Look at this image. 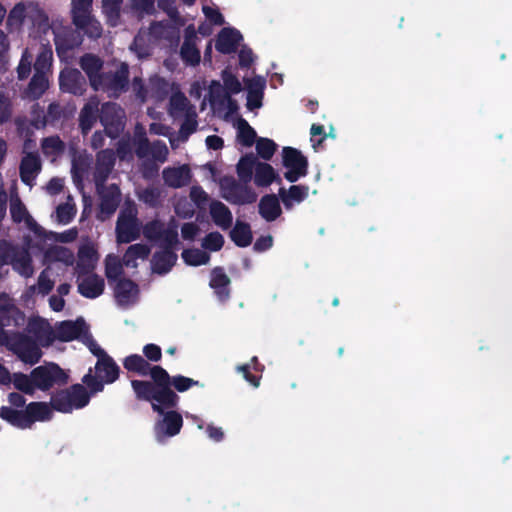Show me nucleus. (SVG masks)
<instances>
[{"instance_id":"1","label":"nucleus","mask_w":512,"mask_h":512,"mask_svg":"<svg viewBox=\"0 0 512 512\" xmlns=\"http://www.w3.org/2000/svg\"><path fill=\"white\" fill-rule=\"evenodd\" d=\"M155 383L146 380H131V387L138 401H145L151 404L152 410L157 414H163L164 409L177 408L180 397L177 392L183 393L199 386V382L183 376H170L162 367L156 371Z\"/></svg>"},{"instance_id":"2","label":"nucleus","mask_w":512,"mask_h":512,"mask_svg":"<svg viewBox=\"0 0 512 512\" xmlns=\"http://www.w3.org/2000/svg\"><path fill=\"white\" fill-rule=\"evenodd\" d=\"M80 66L89 77L95 91H116L126 84L128 66L125 63H113V67L106 66L102 71V61L94 55L87 54L81 58Z\"/></svg>"},{"instance_id":"3","label":"nucleus","mask_w":512,"mask_h":512,"mask_svg":"<svg viewBox=\"0 0 512 512\" xmlns=\"http://www.w3.org/2000/svg\"><path fill=\"white\" fill-rule=\"evenodd\" d=\"M2 419L19 429H28L35 422L49 421L53 417L50 403L42 401L30 402L22 410L5 407L1 413Z\"/></svg>"},{"instance_id":"4","label":"nucleus","mask_w":512,"mask_h":512,"mask_svg":"<svg viewBox=\"0 0 512 512\" xmlns=\"http://www.w3.org/2000/svg\"><path fill=\"white\" fill-rule=\"evenodd\" d=\"M89 402V391L84 385L77 383L52 393L49 403L52 411L68 414L86 407Z\"/></svg>"},{"instance_id":"5","label":"nucleus","mask_w":512,"mask_h":512,"mask_svg":"<svg viewBox=\"0 0 512 512\" xmlns=\"http://www.w3.org/2000/svg\"><path fill=\"white\" fill-rule=\"evenodd\" d=\"M25 313L15 304L7 293H0V346L8 341L5 327L19 328L25 324Z\"/></svg>"},{"instance_id":"6","label":"nucleus","mask_w":512,"mask_h":512,"mask_svg":"<svg viewBox=\"0 0 512 512\" xmlns=\"http://www.w3.org/2000/svg\"><path fill=\"white\" fill-rule=\"evenodd\" d=\"M32 377L36 389L46 392L55 386L68 384L69 375L54 362L45 363L32 370Z\"/></svg>"},{"instance_id":"7","label":"nucleus","mask_w":512,"mask_h":512,"mask_svg":"<svg viewBox=\"0 0 512 512\" xmlns=\"http://www.w3.org/2000/svg\"><path fill=\"white\" fill-rule=\"evenodd\" d=\"M220 188L222 197L233 205L252 204L257 200V193L248 183L237 181L233 177H223Z\"/></svg>"},{"instance_id":"8","label":"nucleus","mask_w":512,"mask_h":512,"mask_svg":"<svg viewBox=\"0 0 512 512\" xmlns=\"http://www.w3.org/2000/svg\"><path fill=\"white\" fill-rule=\"evenodd\" d=\"M282 165L287 169L284 177L291 183L297 182L308 174L309 163L307 157L294 147H283Z\"/></svg>"},{"instance_id":"9","label":"nucleus","mask_w":512,"mask_h":512,"mask_svg":"<svg viewBox=\"0 0 512 512\" xmlns=\"http://www.w3.org/2000/svg\"><path fill=\"white\" fill-rule=\"evenodd\" d=\"M116 239L118 243H130L140 236L137 210L131 205L123 208L116 222Z\"/></svg>"},{"instance_id":"10","label":"nucleus","mask_w":512,"mask_h":512,"mask_svg":"<svg viewBox=\"0 0 512 512\" xmlns=\"http://www.w3.org/2000/svg\"><path fill=\"white\" fill-rule=\"evenodd\" d=\"M11 350L26 364L39 362L42 352L36 340L24 333H15L12 337Z\"/></svg>"},{"instance_id":"11","label":"nucleus","mask_w":512,"mask_h":512,"mask_svg":"<svg viewBox=\"0 0 512 512\" xmlns=\"http://www.w3.org/2000/svg\"><path fill=\"white\" fill-rule=\"evenodd\" d=\"M99 118L110 138H117L124 129V110L114 103H104Z\"/></svg>"},{"instance_id":"12","label":"nucleus","mask_w":512,"mask_h":512,"mask_svg":"<svg viewBox=\"0 0 512 512\" xmlns=\"http://www.w3.org/2000/svg\"><path fill=\"white\" fill-rule=\"evenodd\" d=\"M99 194V212L97 218L105 221L110 218L118 209L121 202V191L118 185L110 184L100 187L97 185Z\"/></svg>"},{"instance_id":"13","label":"nucleus","mask_w":512,"mask_h":512,"mask_svg":"<svg viewBox=\"0 0 512 512\" xmlns=\"http://www.w3.org/2000/svg\"><path fill=\"white\" fill-rule=\"evenodd\" d=\"M29 18L34 24L41 26L46 24L47 17L44 12L33 4H17L10 12L7 24L11 29H18L24 20Z\"/></svg>"},{"instance_id":"14","label":"nucleus","mask_w":512,"mask_h":512,"mask_svg":"<svg viewBox=\"0 0 512 512\" xmlns=\"http://www.w3.org/2000/svg\"><path fill=\"white\" fill-rule=\"evenodd\" d=\"M123 367L131 373L138 374L140 376H150L151 380H147L149 383H155L156 371L160 370L162 366L151 365L143 356L139 354H131L124 358Z\"/></svg>"},{"instance_id":"15","label":"nucleus","mask_w":512,"mask_h":512,"mask_svg":"<svg viewBox=\"0 0 512 512\" xmlns=\"http://www.w3.org/2000/svg\"><path fill=\"white\" fill-rule=\"evenodd\" d=\"M167 410H164L163 414H161L163 418L156 423L155 431L157 435L162 434L167 437H173L180 433L183 426V418L179 412L173 409Z\"/></svg>"},{"instance_id":"16","label":"nucleus","mask_w":512,"mask_h":512,"mask_svg":"<svg viewBox=\"0 0 512 512\" xmlns=\"http://www.w3.org/2000/svg\"><path fill=\"white\" fill-rule=\"evenodd\" d=\"M42 167L41 159L37 153H27L22 157L19 166V175L21 181L30 187L34 185L35 178L40 173Z\"/></svg>"},{"instance_id":"17","label":"nucleus","mask_w":512,"mask_h":512,"mask_svg":"<svg viewBox=\"0 0 512 512\" xmlns=\"http://www.w3.org/2000/svg\"><path fill=\"white\" fill-rule=\"evenodd\" d=\"M86 331L87 327L83 318H78L75 321H61L56 326V330H54L55 340L69 342L78 339Z\"/></svg>"},{"instance_id":"18","label":"nucleus","mask_w":512,"mask_h":512,"mask_svg":"<svg viewBox=\"0 0 512 512\" xmlns=\"http://www.w3.org/2000/svg\"><path fill=\"white\" fill-rule=\"evenodd\" d=\"M198 37L193 25H189L184 32V42L180 54L184 62L189 65H197L200 62V52L197 48Z\"/></svg>"},{"instance_id":"19","label":"nucleus","mask_w":512,"mask_h":512,"mask_svg":"<svg viewBox=\"0 0 512 512\" xmlns=\"http://www.w3.org/2000/svg\"><path fill=\"white\" fill-rule=\"evenodd\" d=\"M223 86L218 81H211L206 96H220L221 93L238 94L241 92V83L228 69L222 72Z\"/></svg>"},{"instance_id":"20","label":"nucleus","mask_w":512,"mask_h":512,"mask_svg":"<svg viewBox=\"0 0 512 512\" xmlns=\"http://www.w3.org/2000/svg\"><path fill=\"white\" fill-rule=\"evenodd\" d=\"M27 329L43 346H49L55 341V332L49 322L43 318L30 319Z\"/></svg>"},{"instance_id":"21","label":"nucleus","mask_w":512,"mask_h":512,"mask_svg":"<svg viewBox=\"0 0 512 512\" xmlns=\"http://www.w3.org/2000/svg\"><path fill=\"white\" fill-rule=\"evenodd\" d=\"M165 184L172 188H181L190 183L191 170L188 165L167 167L162 172Z\"/></svg>"},{"instance_id":"22","label":"nucleus","mask_w":512,"mask_h":512,"mask_svg":"<svg viewBox=\"0 0 512 512\" xmlns=\"http://www.w3.org/2000/svg\"><path fill=\"white\" fill-rule=\"evenodd\" d=\"M138 292V285L128 278L118 279L114 287V297L120 306L130 305Z\"/></svg>"},{"instance_id":"23","label":"nucleus","mask_w":512,"mask_h":512,"mask_svg":"<svg viewBox=\"0 0 512 512\" xmlns=\"http://www.w3.org/2000/svg\"><path fill=\"white\" fill-rule=\"evenodd\" d=\"M104 288V279L95 273L87 275L78 282V292L88 299H95L102 295Z\"/></svg>"},{"instance_id":"24","label":"nucleus","mask_w":512,"mask_h":512,"mask_svg":"<svg viewBox=\"0 0 512 512\" xmlns=\"http://www.w3.org/2000/svg\"><path fill=\"white\" fill-rule=\"evenodd\" d=\"M102 357L97 360L95 369L97 375L104 379L105 383H114L119 378L120 368L114 359L105 351H100Z\"/></svg>"},{"instance_id":"25","label":"nucleus","mask_w":512,"mask_h":512,"mask_svg":"<svg viewBox=\"0 0 512 512\" xmlns=\"http://www.w3.org/2000/svg\"><path fill=\"white\" fill-rule=\"evenodd\" d=\"M178 256L175 251L161 249L155 251L151 259L153 273L158 275L167 274L176 264Z\"/></svg>"},{"instance_id":"26","label":"nucleus","mask_w":512,"mask_h":512,"mask_svg":"<svg viewBox=\"0 0 512 512\" xmlns=\"http://www.w3.org/2000/svg\"><path fill=\"white\" fill-rule=\"evenodd\" d=\"M241 33L234 28H224L217 36L215 48L223 54H230L235 51L240 41Z\"/></svg>"},{"instance_id":"27","label":"nucleus","mask_w":512,"mask_h":512,"mask_svg":"<svg viewBox=\"0 0 512 512\" xmlns=\"http://www.w3.org/2000/svg\"><path fill=\"white\" fill-rule=\"evenodd\" d=\"M59 84L63 93L77 94L84 84V79L77 69L65 68L60 73Z\"/></svg>"},{"instance_id":"28","label":"nucleus","mask_w":512,"mask_h":512,"mask_svg":"<svg viewBox=\"0 0 512 512\" xmlns=\"http://www.w3.org/2000/svg\"><path fill=\"white\" fill-rule=\"evenodd\" d=\"M258 210L261 217L267 222L275 221L282 214L279 199L275 194L264 195L260 199Z\"/></svg>"},{"instance_id":"29","label":"nucleus","mask_w":512,"mask_h":512,"mask_svg":"<svg viewBox=\"0 0 512 512\" xmlns=\"http://www.w3.org/2000/svg\"><path fill=\"white\" fill-rule=\"evenodd\" d=\"M81 44L80 36L71 30L64 29L55 33V45L60 57H66L69 50Z\"/></svg>"},{"instance_id":"30","label":"nucleus","mask_w":512,"mask_h":512,"mask_svg":"<svg viewBox=\"0 0 512 512\" xmlns=\"http://www.w3.org/2000/svg\"><path fill=\"white\" fill-rule=\"evenodd\" d=\"M254 183L257 187H268L273 182L282 183V179L275 169L267 162H258L253 176Z\"/></svg>"},{"instance_id":"31","label":"nucleus","mask_w":512,"mask_h":512,"mask_svg":"<svg viewBox=\"0 0 512 512\" xmlns=\"http://www.w3.org/2000/svg\"><path fill=\"white\" fill-rule=\"evenodd\" d=\"M230 278L226 275L222 267H215L211 272L210 287L214 289L215 294L221 301H225L230 296Z\"/></svg>"},{"instance_id":"32","label":"nucleus","mask_w":512,"mask_h":512,"mask_svg":"<svg viewBox=\"0 0 512 512\" xmlns=\"http://www.w3.org/2000/svg\"><path fill=\"white\" fill-rule=\"evenodd\" d=\"M309 187L306 185H292L287 191L285 188L279 189L280 199L286 209L293 206V202L300 203L308 197Z\"/></svg>"},{"instance_id":"33","label":"nucleus","mask_w":512,"mask_h":512,"mask_svg":"<svg viewBox=\"0 0 512 512\" xmlns=\"http://www.w3.org/2000/svg\"><path fill=\"white\" fill-rule=\"evenodd\" d=\"M30 46L34 47L33 55L36 54V62L34 65L35 72L48 73L52 65V50L49 46L43 43H32Z\"/></svg>"},{"instance_id":"34","label":"nucleus","mask_w":512,"mask_h":512,"mask_svg":"<svg viewBox=\"0 0 512 512\" xmlns=\"http://www.w3.org/2000/svg\"><path fill=\"white\" fill-rule=\"evenodd\" d=\"M210 215L213 222L224 230L232 225V213L229 208L220 201H213L210 204Z\"/></svg>"},{"instance_id":"35","label":"nucleus","mask_w":512,"mask_h":512,"mask_svg":"<svg viewBox=\"0 0 512 512\" xmlns=\"http://www.w3.org/2000/svg\"><path fill=\"white\" fill-rule=\"evenodd\" d=\"M258 162L257 157L253 153L246 154L239 159L236 171L241 182H251Z\"/></svg>"},{"instance_id":"36","label":"nucleus","mask_w":512,"mask_h":512,"mask_svg":"<svg viewBox=\"0 0 512 512\" xmlns=\"http://www.w3.org/2000/svg\"><path fill=\"white\" fill-rule=\"evenodd\" d=\"M230 238L238 247H248L253 240L251 227L248 223L237 220L230 231Z\"/></svg>"},{"instance_id":"37","label":"nucleus","mask_w":512,"mask_h":512,"mask_svg":"<svg viewBox=\"0 0 512 512\" xmlns=\"http://www.w3.org/2000/svg\"><path fill=\"white\" fill-rule=\"evenodd\" d=\"M10 264L25 278L31 277L34 273L32 258L27 250H17Z\"/></svg>"},{"instance_id":"38","label":"nucleus","mask_w":512,"mask_h":512,"mask_svg":"<svg viewBox=\"0 0 512 512\" xmlns=\"http://www.w3.org/2000/svg\"><path fill=\"white\" fill-rule=\"evenodd\" d=\"M116 153L112 149H102L96 155V169L105 180L114 168Z\"/></svg>"},{"instance_id":"39","label":"nucleus","mask_w":512,"mask_h":512,"mask_svg":"<svg viewBox=\"0 0 512 512\" xmlns=\"http://www.w3.org/2000/svg\"><path fill=\"white\" fill-rule=\"evenodd\" d=\"M97 107L86 104L79 115V127L83 136H87L97 120Z\"/></svg>"},{"instance_id":"40","label":"nucleus","mask_w":512,"mask_h":512,"mask_svg":"<svg viewBox=\"0 0 512 512\" xmlns=\"http://www.w3.org/2000/svg\"><path fill=\"white\" fill-rule=\"evenodd\" d=\"M169 115L174 119H182L185 115L189 114L195 108L191 105L189 98H169Z\"/></svg>"},{"instance_id":"41","label":"nucleus","mask_w":512,"mask_h":512,"mask_svg":"<svg viewBox=\"0 0 512 512\" xmlns=\"http://www.w3.org/2000/svg\"><path fill=\"white\" fill-rule=\"evenodd\" d=\"M74 109V107L61 106L58 102H52L49 104L45 114L49 124L55 125L60 120L68 119L73 114Z\"/></svg>"},{"instance_id":"42","label":"nucleus","mask_w":512,"mask_h":512,"mask_svg":"<svg viewBox=\"0 0 512 512\" xmlns=\"http://www.w3.org/2000/svg\"><path fill=\"white\" fill-rule=\"evenodd\" d=\"M10 214L13 221L16 223H21L22 221H25L31 229L37 227V223L28 213L25 205L20 200L11 203Z\"/></svg>"},{"instance_id":"43","label":"nucleus","mask_w":512,"mask_h":512,"mask_svg":"<svg viewBox=\"0 0 512 512\" xmlns=\"http://www.w3.org/2000/svg\"><path fill=\"white\" fill-rule=\"evenodd\" d=\"M11 379V382H13V385L17 390L27 395L34 394L36 386L34 385L32 372L30 373V375H26L22 372H17L14 373L13 376H11Z\"/></svg>"},{"instance_id":"44","label":"nucleus","mask_w":512,"mask_h":512,"mask_svg":"<svg viewBox=\"0 0 512 512\" xmlns=\"http://www.w3.org/2000/svg\"><path fill=\"white\" fill-rule=\"evenodd\" d=\"M237 139L245 147H251L258 139L256 131L245 119L239 120Z\"/></svg>"},{"instance_id":"45","label":"nucleus","mask_w":512,"mask_h":512,"mask_svg":"<svg viewBox=\"0 0 512 512\" xmlns=\"http://www.w3.org/2000/svg\"><path fill=\"white\" fill-rule=\"evenodd\" d=\"M182 258L187 265L200 266L209 262L210 255L201 249L191 248L183 250Z\"/></svg>"},{"instance_id":"46","label":"nucleus","mask_w":512,"mask_h":512,"mask_svg":"<svg viewBox=\"0 0 512 512\" xmlns=\"http://www.w3.org/2000/svg\"><path fill=\"white\" fill-rule=\"evenodd\" d=\"M257 155L264 161H269L275 154L278 145L269 138L259 137L255 142Z\"/></svg>"},{"instance_id":"47","label":"nucleus","mask_w":512,"mask_h":512,"mask_svg":"<svg viewBox=\"0 0 512 512\" xmlns=\"http://www.w3.org/2000/svg\"><path fill=\"white\" fill-rule=\"evenodd\" d=\"M151 89L145 90V93H156V94H168L171 93L170 96H180V90L178 86L174 84L170 85L166 81L161 78L155 77L150 81Z\"/></svg>"},{"instance_id":"48","label":"nucleus","mask_w":512,"mask_h":512,"mask_svg":"<svg viewBox=\"0 0 512 512\" xmlns=\"http://www.w3.org/2000/svg\"><path fill=\"white\" fill-rule=\"evenodd\" d=\"M121 4L122 0H102L103 11L111 26H116L119 22Z\"/></svg>"},{"instance_id":"49","label":"nucleus","mask_w":512,"mask_h":512,"mask_svg":"<svg viewBox=\"0 0 512 512\" xmlns=\"http://www.w3.org/2000/svg\"><path fill=\"white\" fill-rule=\"evenodd\" d=\"M150 254V248L145 244H133L128 247L124 254V262L126 266L130 265V262L136 259H146Z\"/></svg>"},{"instance_id":"50","label":"nucleus","mask_w":512,"mask_h":512,"mask_svg":"<svg viewBox=\"0 0 512 512\" xmlns=\"http://www.w3.org/2000/svg\"><path fill=\"white\" fill-rule=\"evenodd\" d=\"M165 230V225L160 220L147 222L143 227V235L150 242H157Z\"/></svg>"},{"instance_id":"51","label":"nucleus","mask_w":512,"mask_h":512,"mask_svg":"<svg viewBox=\"0 0 512 512\" xmlns=\"http://www.w3.org/2000/svg\"><path fill=\"white\" fill-rule=\"evenodd\" d=\"M49 82L46 73L35 72L29 84V93L31 96H39L46 92Z\"/></svg>"},{"instance_id":"52","label":"nucleus","mask_w":512,"mask_h":512,"mask_svg":"<svg viewBox=\"0 0 512 512\" xmlns=\"http://www.w3.org/2000/svg\"><path fill=\"white\" fill-rule=\"evenodd\" d=\"M160 246L164 250L175 251L179 245L178 231L176 227L165 228L161 235Z\"/></svg>"},{"instance_id":"53","label":"nucleus","mask_w":512,"mask_h":512,"mask_svg":"<svg viewBox=\"0 0 512 512\" xmlns=\"http://www.w3.org/2000/svg\"><path fill=\"white\" fill-rule=\"evenodd\" d=\"M93 0H72V13L74 23H81L87 14H90V9Z\"/></svg>"},{"instance_id":"54","label":"nucleus","mask_w":512,"mask_h":512,"mask_svg":"<svg viewBox=\"0 0 512 512\" xmlns=\"http://www.w3.org/2000/svg\"><path fill=\"white\" fill-rule=\"evenodd\" d=\"M33 46H29L23 52L19 65L17 67V74L19 79H25L31 72V64L33 61Z\"/></svg>"},{"instance_id":"55","label":"nucleus","mask_w":512,"mask_h":512,"mask_svg":"<svg viewBox=\"0 0 512 512\" xmlns=\"http://www.w3.org/2000/svg\"><path fill=\"white\" fill-rule=\"evenodd\" d=\"M74 24L90 37H99L101 35V25L91 14H87L81 23Z\"/></svg>"},{"instance_id":"56","label":"nucleus","mask_w":512,"mask_h":512,"mask_svg":"<svg viewBox=\"0 0 512 512\" xmlns=\"http://www.w3.org/2000/svg\"><path fill=\"white\" fill-rule=\"evenodd\" d=\"M138 198L149 207L155 208L160 203L161 192L156 187H147L138 194Z\"/></svg>"},{"instance_id":"57","label":"nucleus","mask_w":512,"mask_h":512,"mask_svg":"<svg viewBox=\"0 0 512 512\" xmlns=\"http://www.w3.org/2000/svg\"><path fill=\"white\" fill-rule=\"evenodd\" d=\"M82 382L90 390V395L101 392L104 389V379L100 378L98 375H93L91 369L86 375L83 376Z\"/></svg>"},{"instance_id":"58","label":"nucleus","mask_w":512,"mask_h":512,"mask_svg":"<svg viewBox=\"0 0 512 512\" xmlns=\"http://www.w3.org/2000/svg\"><path fill=\"white\" fill-rule=\"evenodd\" d=\"M224 245V238L219 232H210L203 239L202 246L205 249L216 252Z\"/></svg>"},{"instance_id":"59","label":"nucleus","mask_w":512,"mask_h":512,"mask_svg":"<svg viewBox=\"0 0 512 512\" xmlns=\"http://www.w3.org/2000/svg\"><path fill=\"white\" fill-rule=\"evenodd\" d=\"M245 83L249 96H262V94L264 93L266 81L263 77L253 76L251 78L246 79Z\"/></svg>"},{"instance_id":"60","label":"nucleus","mask_w":512,"mask_h":512,"mask_svg":"<svg viewBox=\"0 0 512 512\" xmlns=\"http://www.w3.org/2000/svg\"><path fill=\"white\" fill-rule=\"evenodd\" d=\"M76 214L74 205L69 203H62L56 208V216L59 223L68 224L70 223Z\"/></svg>"},{"instance_id":"61","label":"nucleus","mask_w":512,"mask_h":512,"mask_svg":"<svg viewBox=\"0 0 512 512\" xmlns=\"http://www.w3.org/2000/svg\"><path fill=\"white\" fill-rule=\"evenodd\" d=\"M139 171L145 180H153L159 174V166L154 160L145 159L140 164Z\"/></svg>"},{"instance_id":"62","label":"nucleus","mask_w":512,"mask_h":512,"mask_svg":"<svg viewBox=\"0 0 512 512\" xmlns=\"http://www.w3.org/2000/svg\"><path fill=\"white\" fill-rule=\"evenodd\" d=\"M123 274L122 265L117 261L116 258L113 260L107 259L105 265V276L108 281H118L120 276Z\"/></svg>"},{"instance_id":"63","label":"nucleus","mask_w":512,"mask_h":512,"mask_svg":"<svg viewBox=\"0 0 512 512\" xmlns=\"http://www.w3.org/2000/svg\"><path fill=\"white\" fill-rule=\"evenodd\" d=\"M168 153L167 145L163 141L157 140L152 143L150 155L155 162L164 163L167 160Z\"/></svg>"},{"instance_id":"64","label":"nucleus","mask_w":512,"mask_h":512,"mask_svg":"<svg viewBox=\"0 0 512 512\" xmlns=\"http://www.w3.org/2000/svg\"><path fill=\"white\" fill-rule=\"evenodd\" d=\"M182 118L184 120L180 127V133L185 134V135H190V134L194 133L196 131L197 125H198L197 113H196L195 109Z\"/></svg>"}]
</instances>
